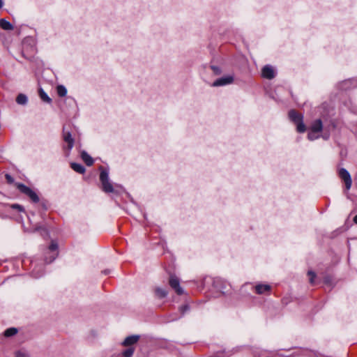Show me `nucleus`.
Instances as JSON below:
<instances>
[{
    "instance_id": "obj_19",
    "label": "nucleus",
    "mask_w": 357,
    "mask_h": 357,
    "mask_svg": "<svg viewBox=\"0 0 357 357\" xmlns=\"http://www.w3.org/2000/svg\"><path fill=\"white\" fill-rule=\"evenodd\" d=\"M56 91H57V93L58 95L60 96V97H64L66 96L67 94V89H66V87L63 85H59L57 87H56Z\"/></svg>"
},
{
    "instance_id": "obj_28",
    "label": "nucleus",
    "mask_w": 357,
    "mask_h": 357,
    "mask_svg": "<svg viewBox=\"0 0 357 357\" xmlns=\"http://www.w3.org/2000/svg\"><path fill=\"white\" fill-rule=\"evenodd\" d=\"M17 357H26V355L21 351L17 353Z\"/></svg>"
},
{
    "instance_id": "obj_15",
    "label": "nucleus",
    "mask_w": 357,
    "mask_h": 357,
    "mask_svg": "<svg viewBox=\"0 0 357 357\" xmlns=\"http://www.w3.org/2000/svg\"><path fill=\"white\" fill-rule=\"evenodd\" d=\"M0 27L4 30H12L13 29V25L4 19H0Z\"/></svg>"
},
{
    "instance_id": "obj_30",
    "label": "nucleus",
    "mask_w": 357,
    "mask_h": 357,
    "mask_svg": "<svg viewBox=\"0 0 357 357\" xmlns=\"http://www.w3.org/2000/svg\"><path fill=\"white\" fill-rule=\"evenodd\" d=\"M3 6V0H0V8Z\"/></svg>"
},
{
    "instance_id": "obj_16",
    "label": "nucleus",
    "mask_w": 357,
    "mask_h": 357,
    "mask_svg": "<svg viewBox=\"0 0 357 357\" xmlns=\"http://www.w3.org/2000/svg\"><path fill=\"white\" fill-rule=\"evenodd\" d=\"M155 294L156 297L162 298L167 296V291L164 289L157 287L155 289Z\"/></svg>"
},
{
    "instance_id": "obj_6",
    "label": "nucleus",
    "mask_w": 357,
    "mask_h": 357,
    "mask_svg": "<svg viewBox=\"0 0 357 357\" xmlns=\"http://www.w3.org/2000/svg\"><path fill=\"white\" fill-rule=\"evenodd\" d=\"M169 284L178 295H182L184 293L183 289L180 286L179 280L175 275L170 276Z\"/></svg>"
},
{
    "instance_id": "obj_2",
    "label": "nucleus",
    "mask_w": 357,
    "mask_h": 357,
    "mask_svg": "<svg viewBox=\"0 0 357 357\" xmlns=\"http://www.w3.org/2000/svg\"><path fill=\"white\" fill-rule=\"evenodd\" d=\"M58 244L52 241L45 253V261L47 264L52 263L58 256Z\"/></svg>"
},
{
    "instance_id": "obj_9",
    "label": "nucleus",
    "mask_w": 357,
    "mask_h": 357,
    "mask_svg": "<svg viewBox=\"0 0 357 357\" xmlns=\"http://www.w3.org/2000/svg\"><path fill=\"white\" fill-rule=\"evenodd\" d=\"M261 75L263 77L271 79L275 77V70L271 66L266 65L262 68Z\"/></svg>"
},
{
    "instance_id": "obj_4",
    "label": "nucleus",
    "mask_w": 357,
    "mask_h": 357,
    "mask_svg": "<svg viewBox=\"0 0 357 357\" xmlns=\"http://www.w3.org/2000/svg\"><path fill=\"white\" fill-rule=\"evenodd\" d=\"M100 180L102 183V190L105 192H112L114 188L112 184L109 181L108 172L102 170L100 174Z\"/></svg>"
},
{
    "instance_id": "obj_7",
    "label": "nucleus",
    "mask_w": 357,
    "mask_h": 357,
    "mask_svg": "<svg viewBox=\"0 0 357 357\" xmlns=\"http://www.w3.org/2000/svg\"><path fill=\"white\" fill-rule=\"evenodd\" d=\"M63 138L65 142L68 144V149L70 151L74 146V139L72 137L70 132L67 130L66 126L63 129Z\"/></svg>"
},
{
    "instance_id": "obj_12",
    "label": "nucleus",
    "mask_w": 357,
    "mask_h": 357,
    "mask_svg": "<svg viewBox=\"0 0 357 357\" xmlns=\"http://www.w3.org/2000/svg\"><path fill=\"white\" fill-rule=\"evenodd\" d=\"M271 287L268 284H257L255 286L256 292L258 294H262L266 291H269Z\"/></svg>"
},
{
    "instance_id": "obj_17",
    "label": "nucleus",
    "mask_w": 357,
    "mask_h": 357,
    "mask_svg": "<svg viewBox=\"0 0 357 357\" xmlns=\"http://www.w3.org/2000/svg\"><path fill=\"white\" fill-rule=\"evenodd\" d=\"M27 97L23 93L19 94L16 98V102L19 105H24L27 103Z\"/></svg>"
},
{
    "instance_id": "obj_14",
    "label": "nucleus",
    "mask_w": 357,
    "mask_h": 357,
    "mask_svg": "<svg viewBox=\"0 0 357 357\" xmlns=\"http://www.w3.org/2000/svg\"><path fill=\"white\" fill-rule=\"evenodd\" d=\"M71 168L77 173L83 174L85 172V168L80 164L73 162L70 165Z\"/></svg>"
},
{
    "instance_id": "obj_24",
    "label": "nucleus",
    "mask_w": 357,
    "mask_h": 357,
    "mask_svg": "<svg viewBox=\"0 0 357 357\" xmlns=\"http://www.w3.org/2000/svg\"><path fill=\"white\" fill-rule=\"evenodd\" d=\"M10 207L13 209H16L20 212H24V207L20 204H14L10 205Z\"/></svg>"
},
{
    "instance_id": "obj_10",
    "label": "nucleus",
    "mask_w": 357,
    "mask_h": 357,
    "mask_svg": "<svg viewBox=\"0 0 357 357\" xmlns=\"http://www.w3.org/2000/svg\"><path fill=\"white\" fill-rule=\"evenodd\" d=\"M139 340V335H134L127 337L122 342V345L124 347H128L135 344Z\"/></svg>"
},
{
    "instance_id": "obj_8",
    "label": "nucleus",
    "mask_w": 357,
    "mask_h": 357,
    "mask_svg": "<svg viewBox=\"0 0 357 357\" xmlns=\"http://www.w3.org/2000/svg\"><path fill=\"white\" fill-rule=\"evenodd\" d=\"M234 81V77L231 75L220 77L216 79L212 84L213 86H220L229 84Z\"/></svg>"
},
{
    "instance_id": "obj_20",
    "label": "nucleus",
    "mask_w": 357,
    "mask_h": 357,
    "mask_svg": "<svg viewBox=\"0 0 357 357\" xmlns=\"http://www.w3.org/2000/svg\"><path fill=\"white\" fill-rule=\"evenodd\" d=\"M32 274L34 278H38L43 275V271L42 268H39L38 269L35 267L32 271Z\"/></svg>"
},
{
    "instance_id": "obj_1",
    "label": "nucleus",
    "mask_w": 357,
    "mask_h": 357,
    "mask_svg": "<svg viewBox=\"0 0 357 357\" xmlns=\"http://www.w3.org/2000/svg\"><path fill=\"white\" fill-rule=\"evenodd\" d=\"M289 118L296 126V130L298 132L303 133L305 132L306 127L303 123V116L301 114L298 113L294 109L289 112Z\"/></svg>"
},
{
    "instance_id": "obj_18",
    "label": "nucleus",
    "mask_w": 357,
    "mask_h": 357,
    "mask_svg": "<svg viewBox=\"0 0 357 357\" xmlns=\"http://www.w3.org/2000/svg\"><path fill=\"white\" fill-rule=\"evenodd\" d=\"M39 96L40 98L45 102L50 103L52 100L51 98L47 96V94L42 89H39Z\"/></svg>"
},
{
    "instance_id": "obj_11",
    "label": "nucleus",
    "mask_w": 357,
    "mask_h": 357,
    "mask_svg": "<svg viewBox=\"0 0 357 357\" xmlns=\"http://www.w3.org/2000/svg\"><path fill=\"white\" fill-rule=\"evenodd\" d=\"M81 157L86 165L91 166L93 164V159L86 151H82Z\"/></svg>"
},
{
    "instance_id": "obj_26",
    "label": "nucleus",
    "mask_w": 357,
    "mask_h": 357,
    "mask_svg": "<svg viewBox=\"0 0 357 357\" xmlns=\"http://www.w3.org/2000/svg\"><path fill=\"white\" fill-rule=\"evenodd\" d=\"M6 179L8 183H12L14 182L13 178L10 174H6Z\"/></svg>"
},
{
    "instance_id": "obj_25",
    "label": "nucleus",
    "mask_w": 357,
    "mask_h": 357,
    "mask_svg": "<svg viewBox=\"0 0 357 357\" xmlns=\"http://www.w3.org/2000/svg\"><path fill=\"white\" fill-rule=\"evenodd\" d=\"M308 275L310 276V282L313 284L314 278L316 276L315 273L313 271H308Z\"/></svg>"
},
{
    "instance_id": "obj_22",
    "label": "nucleus",
    "mask_w": 357,
    "mask_h": 357,
    "mask_svg": "<svg viewBox=\"0 0 357 357\" xmlns=\"http://www.w3.org/2000/svg\"><path fill=\"white\" fill-rule=\"evenodd\" d=\"M319 137V132L313 131L312 130H310L307 135V137L310 140H314L318 139Z\"/></svg>"
},
{
    "instance_id": "obj_5",
    "label": "nucleus",
    "mask_w": 357,
    "mask_h": 357,
    "mask_svg": "<svg viewBox=\"0 0 357 357\" xmlns=\"http://www.w3.org/2000/svg\"><path fill=\"white\" fill-rule=\"evenodd\" d=\"M339 176L344 181L347 190H349L352 184V180L349 172L346 169L341 168L339 170Z\"/></svg>"
},
{
    "instance_id": "obj_29",
    "label": "nucleus",
    "mask_w": 357,
    "mask_h": 357,
    "mask_svg": "<svg viewBox=\"0 0 357 357\" xmlns=\"http://www.w3.org/2000/svg\"><path fill=\"white\" fill-rule=\"evenodd\" d=\"M354 222L357 225V215L354 218Z\"/></svg>"
},
{
    "instance_id": "obj_3",
    "label": "nucleus",
    "mask_w": 357,
    "mask_h": 357,
    "mask_svg": "<svg viewBox=\"0 0 357 357\" xmlns=\"http://www.w3.org/2000/svg\"><path fill=\"white\" fill-rule=\"evenodd\" d=\"M17 189L23 194L26 195L29 197L31 200L34 203H38L39 202V197L36 192L31 190L30 188L26 186L22 183H17Z\"/></svg>"
},
{
    "instance_id": "obj_13",
    "label": "nucleus",
    "mask_w": 357,
    "mask_h": 357,
    "mask_svg": "<svg viewBox=\"0 0 357 357\" xmlns=\"http://www.w3.org/2000/svg\"><path fill=\"white\" fill-rule=\"evenodd\" d=\"M323 125L322 121L320 119H317L315 121L313 122V123L311 126L310 130H312L313 131L320 132L322 130Z\"/></svg>"
},
{
    "instance_id": "obj_23",
    "label": "nucleus",
    "mask_w": 357,
    "mask_h": 357,
    "mask_svg": "<svg viewBox=\"0 0 357 357\" xmlns=\"http://www.w3.org/2000/svg\"><path fill=\"white\" fill-rule=\"evenodd\" d=\"M134 352H135V349L133 347H130V348L126 349L123 352V357H132Z\"/></svg>"
},
{
    "instance_id": "obj_21",
    "label": "nucleus",
    "mask_w": 357,
    "mask_h": 357,
    "mask_svg": "<svg viewBox=\"0 0 357 357\" xmlns=\"http://www.w3.org/2000/svg\"><path fill=\"white\" fill-rule=\"evenodd\" d=\"M17 333V330L15 328H10L5 331L4 335L6 337H10L15 335Z\"/></svg>"
},
{
    "instance_id": "obj_27",
    "label": "nucleus",
    "mask_w": 357,
    "mask_h": 357,
    "mask_svg": "<svg viewBox=\"0 0 357 357\" xmlns=\"http://www.w3.org/2000/svg\"><path fill=\"white\" fill-rule=\"evenodd\" d=\"M188 310V305H183L181 307V310L182 311V313H183L185 311Z\"/></svg>"
}]
</instances>
